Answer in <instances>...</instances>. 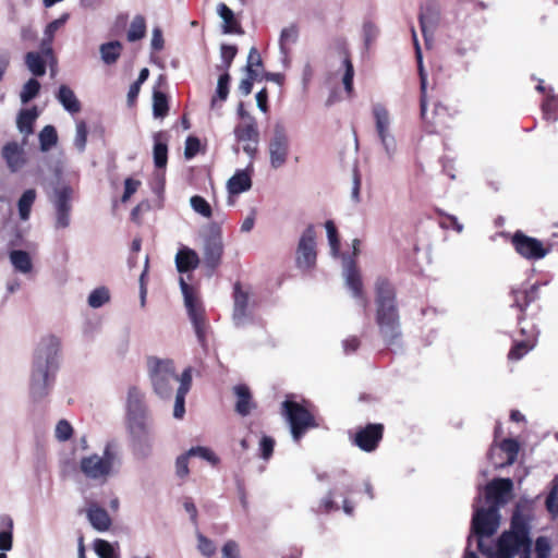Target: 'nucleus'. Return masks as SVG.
Returning a JSON list of instances; mask_svg holds the SVG:
<instances>
[{"label": "nucleus", "instance_id": "1", "mask_svg": "<svg viewBox=\"0 0 558 558\" xmlns=\"http://www.w3.org/2000/svg\"><path fill=\"white\" fill-rule=\"evenodd\" d=\"M375 323L386 345H392L401 337V317L397 289L385 276L374 283Z\"/></svg>", "mask_w": 558, "mask_h": 558}, {"label": "nucleus", "instance_id": "2", "mask_svg": "<svg viewBox=\"0 0 558 558\" xmlns=\"http://www.w3.org/2000/svg\"><path fill=\"white\" fill-rule=\"evenodd\" d=\"M477 496L473 501L471 531L462 558H488V478L486 471L481 472Z\"/></svg>", "mask_w": 558, "mask_h": 558}, {"label": "nucleus", "instance_id": "3", "mask_svg": "<svg viewBox=\"0 0 558 558\" xmlns=\"http://www.w3.org/2000/svg\"><path fill=\"white\" fill-rule=\"evenodd\" d=\"M59 349V338L49 335L40 340L35 351L31 381V396L34 401H40L49 393L54 381Z\"/></svg>", "mask_w": 558, "mask_h": 558}, {"label": "nucleus", "instance_id": "4", "mask_svg": "<svg viewBox=\"0 0 558 558\" xmlns=\"http://www.w3.org/2000/svg\"><path fill=\"white\" fill-rule=\"evenodd\" d=\"M126 428L137 449H149L150 430L148 426V408L145 402V393L137 387L131 386L126 396Z\"/></svg>", "mask_w": 558, "mask_h": 558}, {"label": "nucleus", "instance_id": "5", "mask_svg": "<svg viewBox=\"0 0 558 558\" xmlns=\"http://www.w3.org/2000/svg\"><path fill=\"white\" fill-rule=\"evenodd\" d=\"M529 531L526 519L515 511L511 519L510 531L502 533L498 541L497 553L490 551V558H514L520 553H523V556L530 555Z\"/></svg>", "mask_w": 558, "mask_h": 558}, {"label": "nucleus", "instance_id": "6", "mask_svg": "<svg viewBox=\"0 0 558 558\" xmlns=\"http://www.w3.org/2000/svg\"><path fill=\"white\" fill-rule=\"evenodd\" d=\"M421 117L429 133L440 134L452 128L454 111L440 102L434 104L430 112L426 108V82L421 76Z\"/></svg>", "mask_w": 558, "mask_h": 558}, {"label": "nucleus", "instance_id": "7", "mask_svg": "<svg viewBox=\"0 0 558 558\" xmlns=\"http://www.w3.org/2000/svg\"><path fill=\"white\" fill-rule=\"evenodd\" d=\"M282 414L289 423L291 435L295 442H300L310 429L318 427L314 414L305 405L296 401H283Z\"/></svg>", "mask_w": 558, "mask_h": 558}, {"label": "nucleus", "instance_id": "8", "mask_svg": "<svg viewBox=\"0 0 558 558\" xmlns=\"http://www.w3.org/2000/svg\"><path fill=\"white\" fill-rule=\"evenodd\" d=\"M147 366L154 391L161 398H170L172 393V383L178 381L173 362L149 356L147 359Z\"/></svg>", "mask_w": 558, "mask_h": 558}, {"label": "nucleus", "instance_id": "9", "mask_svg": "<svg viewBox=\"0 0 558 558\" xmlns=\"http://www.w3.org/2000/svg\"><path fill=\"white\" fill-rule=\"evenodd\" d=\"M117 459L112 446L108 444L105 447L102 457L94 453L84 457L80 461V470L86 478L105 483L112 473L113 463Z\"/></svg>", "mask_w": 558, "mask_h": 558}, {"label": "nucleus", "instance_id": "10", "mask_svg": "<svg viewBox=\"0 0 558 558\" xmlns=\"http://www.w3.org/2000/svg\"><path fill=\"white\" fill-rule=\"evenodd\" d=\"M180 287L184 295V303L196 337L202 344H205L208 325L204 307L198 298L194 294L192 287L187 284L182 277L180 278Z\"/></svg>", "mask_w": 558, "mask_h": 558}, {"label": "nucleus", "instance_id": "11", "mask_svg": "<svg viewBox=\"0 0 558 558\" xmlns=\"http://www.w3.org/2000/svg\"><path fill=\"white\" fill-rule=\"evenodd\" d=\"M490 535L495 532L497 523V507L509 502L513 496V482L511 478H495L490 481Z\"/></svg>", "mask_w": 558, "mask_h": 558}, {"label": "nucleus", "instance_id": "12", "mask_svg": "<svg viewBox=\"0 0 558 558\" xmlns=\"http://www.w3.org/2000/svg\"><path fill=\"white\" fill-rule=\"evenodd\" d=\"M316 232L313 225L306 227L302 233L296 248V266L301 269H311L316 264Z\"/></svg>", "mask_w": 558, "mask_h": 558}, {"label": "nucleus", "instance_id": "13", "mask_svg": "<svg viewBox=\"0 0 558 558\" xmlns=\"http://www.w3.org/2000/svg\"><path fill=\"white\" fill-rule=\"evenodd\" d=\"M377 136L386 153L391 155L396 149V140L390 133V113L381 104H375L372 108Z\"/></svg>", "mask_w": 558, "mask_h": 558}, {"label": "nucleus", "instance_id": "14", "mask_svg": "<svg viewBox=\"0 0 558 558\" xmlns=\"http://www.w3.org/2000/svg\"><path fill=\"white\" fill-rule=\"evenodd\" d=\"M384 424L368 423L356 429L352 442L365 452L375 451L384 438Z\"/></svg>", "mask_w": 558, "mask_h": 558}, {"label": "nucleus", "instance_id": "15", "mask_svg": "<svg viewBox=\"0 0 558 558\" xmlns=\"http://www.w3.org/2000/svg\"><path fill=\"white\" fill-rule=\"evenodd\" d=\"M511 242L515 252L530 260L542 259L549 252L539 240L527 236L521 231H517L513 234Z\"/></svg>", "mask_w": 558, "mask_h": 558}, {"label": "nucleus", "instance_id": "16", "mask_svg": "<svg viewBox=\"0 0 558 558\" xmlns=\"http://www.w3.org/2000/svg\"><path fill=\"white\" fill-rule=\"evenodd\" d=\"M268 150L272 168L278 169L286 163L289 154V138L282 125L277 124L275 126Z\"/></svg>", "mask_w": 558, "mask_h": 558}, {"label": "nucleus", "instance_id": "17", "mask_svg": "<svg viewBox=\"0 0 558 558\" xmlns=\"http://www.w3.org/2000/svg\"><path fill=\"white\" fill-rule=\"evenodd\" d=\"M223 243L219 228H211L204 241V264L214 271L221 263Z\"/></svg>", "mask_w": 558, "mask_h": 558}, {"label": "nucleus", "instance_id": "18", "mask_svg": "<svg viewBox=\"0 0 558 558\" xmlns=\"http://www.w3.org/2000/svg\"><path fill=\"white\" fill-rule=\"evenodd\" d=\"M538 329L534 325L522 326L520 339H514L513 345L508 353L511 361H519L527 354L537 343Z\"/></svg>", "mask_w": 558, "mask_h": 558}, {"label": "nucleus", "instance_id": "19", "mask_svg": "<svg viewBox=\"0 0 558 558\" xmlns=\"http://www.w3.org/2000/svg\"><path fill=\"white\" fill-rule=\"evenodd\" d=\"M72 193V187L68 185L56 191V228L58 229H64L70 226Z\"/></svg>", "mask_w": 558, "mask_h": 558}, {"label": "nucleus", "instance_id": "20", "mask_svg": "<svg viewBox=\"0 0 558 558\" xmlns=\"http://www.w3.org/2000/svg\"><path fill=\"white\" fill-rule=\"evenodd\" d=\"M496 444V453L495 459L497 457L501 458V461L498 462L497 460L494 461V465L496 469L505 468L512 465L518 458L519 451H520V444L514 438H504L500 441L495 442Z\"/></svg>", "mask_w": 558, "mask_h": 558}, {"label": "nucleus", "instance_id": "21", "mask_svg": "<svg viewBox=\"0 0 558 558\" xmlns=\"http://www.w3.org/2000/svg\"><path fill=\"white\" fill-rule=\"evenodd\" d=\"M345 283H347L348 288L352 291L353 296L355 299L362 301L364 307H367L368 300L364 292L361 272H360L356 262L354 259H351L347 264Z\"/></svg>", "mask_w": 558, "mask_h": 558}, {"label": "nucleus", "instance_id": "22", "mask_svg": "<svg viewBox=\"0 0 558 558\" xmlns=\"http://www.w3.org/2000/svg\"><path fill=\"white\" fill-rule=\"evenodd\" d=\"M2 157L11 172H17L27 162L24 148L16 142H9L3 146Z\"/></svg>", "mask_w": 558, "mask_h": 558}, {"label": "nucleus", "instance_id": "23", "mask_svg": "<svg viewBox=\"0 0 558 558\" xmlns=\"http://www.w3.org/2000/svg\"><path fill=\"white\" fill-rule=\"evenodd\" d=\"M233 392L236 397L235 412L241 416H247L256 407L250 388L244 384H240L233 387Z\"/></svg>", "mask_w": 558, "mask_h": 558}, {"label": "nucleus", "instance_id": "24", "mask_svg": "<svg viewBox=\"0 0 558 558\" xmlns=\"http://www.w3.org/2000/svg\"><path fill=\"white\" fill-rule=\"evenodd\" d=\"M199 265L197 253L190 247H182L175 255V266L180 274L196 269Z\"/></svg>", "mask_w": 558, "mask_h": 558}, {"label": "nucleus", "instance_id": "25", "mask_svg": "<svg viewBox=\"0 0 558 558\" xmlns=\"http://www.w3.org/2000/svg\"><path fill=\"white\" fill-rule=\"evenodd\" d=\"M154 165L157 169H165L168 162V136L165 132L154 135Z\"/></svg>", "mask_w": 558, "mask_h": 558}, {"label": "nucleus", "instance_id": "26", "mask_svg": "<svg viewBox=\"0 0 558 558\" xmlns=\"http://www.w3.org/2000/svg\"><path fill=\"white\" fill-rule=\"evenodd\" d=\"M234 136L239 143L252 142L255 145L258 143V129L254 117H248V121L238 124L234 128Z\"/></svg>", "mask_w": 558, "mask_h": 558}, {"label": "nucleus", "instance_id": "27", "mask_svg": "<svg viewBox=\"0 0 558 558\" xmlns=\"http://www.w3.org/2000/svg\"><path fill=\"white\" fill-rule=\"evenodd\" d=\"M87 518L92 526L100 532L109 530L111 526V519L106 509L92 505L87 510Z\"/></svg>", "mask_w": 558, "mask_h": 558}, {"label": "nucleus", "instance_id": "28", "mask_svg": "<svg viewBox=\"0 0 558 558\" xmlns=\"http://www.w3.org/2000/svg\"><path fill=\"white\" fill-rule=\"evenodd\" d=\"M217 12L223 21L225 34H243L241 24L235 19L233 11L226 3H219Z\"/></svg>", "mask_w": 558, "mask_h": 558}, {"label": "nucleus", "instance_id": "29", "mask_svg": "<svg viewBox=\"0 0 558 558\" xmlns=\"http://www.w3.org/2000/svg\"><path fill=\"white\" fill-rule=\"evenodd\" d=\"M233 317L235 319L244 318L247 314L248 293L242 290V286L239 281L233 286Z\"/></svg>", "mask_w": 558, "mask_h": 558}, {"label": "nucleus", "instance_id": "30", "mask_svg": "<svg viewBox=\"0 0 558 558\" xmlns=\"http://www.w3.org/2000/svg\"><path fill=\"white\" fill-rule=\"evenodd\" d=\"M57 98L70 113H77L81 111V102L69 86L61 85L59 87Z\"/></svg>", "mask_w": 558, "mask_h": 558}, {"label": "nucleus", "instance_id": "31", "mask_svg": "<svg viewBox=\"0 0 558 558\" xmlns=\"http://www.w3.org/2000/svg\"><path fill=\"white\" fill-rule=\"evenodd\" d=\"M13 520L10 515H0V550L7 551L12 548Z\"/></svg>", "mask_w": 558, "mask_h": 558}, {"label": "nucleus", "instance_id": "32", "mask_svg": "<svg viewBox=\"0 0 558 558\" xmlns=\"http://www.w3.org/2000/svg\"><path fill=\"white\" fill-rule=\"evenodd\" d=\"M230 81L231 77L228 72L219 76L216 93L210 101L211 108H219L221 104L227 100L230 92Z\"/></svg>", "mask_w": 558, "mask_h": 558}, {"label": "nucleus", "instance_id": "33", "mask_svg": "<svg viewBox=\"0 0 558 558\" xmlns=\"http://www.w3.org/2000/svg\"><path fill=\"white\" fill-rule=\"evenodd\" d=\"M38 117L37 108L23 109L17 116V128L26 136L34 132V123Z\"/></svg>", "mask_w": 558, "mask_h": 558}, {"label": "nucleus", "instance_id": "34", "mask_svg": "<svg viewBox=\"0 0 558 558\" xmlns=\"http://www.w3.org/2000/svg\"><path fill=\"white\" fill-rule=\"evenodd\" d=\"M252 186V180L247 172L236 171L228 181V190L230 194H240Z\"/></svg>", "mask_w": 558, "mask_h": 558}, {"label": "nucleus", "instance_id": "35", "mask_svg": "<svg viewBox=\"0 0 558 558\" xmlns=\"http://www.w3.org/2000/svg\"><path fill=\"white\" fill-rule=\"evenodd\" d=\"M122 50L123 46L118 40L102 44L99 48L101 60L108 65L114 64L118 61Z\"/></svg>", "mask_w": 558, "mask_h": 558}, {"label": "nucleus", "instance_id": "36", "mask_svg": "<svg viewBox=\"0 0 558 558\" xmlns=\"http://www.w3.org/2000/svg\"><path fill=\"white\" fill-rule=\"evenodd\" d=\"M299 38V27L296 24L283 28L279 38L280 50L284 56L290 53V46L295 44Z\"/></svg>", "mask_w": 558, "mask_h": 558}, {"label": "nucleus", "instance_id": "37", "mask_svg": "<svg viewBox=\"0 0 558 558\" xmlns=\"http://www.w3.org/2000/svg\"><path fill=\"white\" fill-rule=\"evenodd\" d=\"M539 284L535 283L526 290H519L514 292V304L523 311L530 303L538 299Z\"/></svg>", "mask_w": 558, "mask_h": 558}, {"label": "nucleus", "instance_id": "38", "mask_svg": "<svg viewBox=\"0 0 558 558\" xmlns=\"http://www.w3.org/2000/svg\"><path fill=\"white\" fill-rule=\"evenodd\" d=\"M25 64L35 76H43L46 73V60L39 52H27Z\"/></svg>", "mask_w": 558, "mask_h": 558}, {"label": "nucleus", "instance_id": "39", "mask_svg": "<svg viewBox=\"0 0 558 558\" xmlns=\"http://www.w3.org/2000/svg\"><path fill=\"white\" fill-rule=\"evenodd\" d=\"M437 19L438 12L435 11L430 5H426L425 8L421 9L418 20L421 31L425 39H427L428 28H433L436 25Z\"/></svg>", "mask_w": 558, "mask_h": 558}, {"label": "nucleus", "instance_id": "40", "mask_svg": "<svg viewBox=\"0 0 558 558\" xmlns=\"http://www.w3.org/2000/svg\"><path fill=\"white\" fill-rule=\"evenodd\" d=\"M10 260L14 268L21 272H28L32 270V259L27 252L14 250L10 253Z\"/></svg>", "mask_w": 558, "mask_h": 558}, {"label": "nucleus", "instance_id": "41", "mask_svg": "<svg viewBox=\"0 0 558 558\" xmlns=\"http://www.w3.org/2000/svg\"><path fill=\"white\" fill-rule=\"evenodd\" d=\"M36 199V191L34 189L26 190L17 202L19 214L22 220H27L31 215V209Z\"/></svg>", "mask_w": 558, "mask_h": 558}, {"label": "nucleus", "instance_id": "42", "mask_svg": "<svg viewBox=\"0 0 558 558\" xmlns=\"http://www.w3.org/2000/svg\"><path fill=\"white\" fill-rule=\"evenodd\" d=\"M146 35V21L143 15H136L131 22L126 38L130 43L137 41Z\"/></svg>", "mask_w": 558, "mask_h": 558}, {"label": "nucleus", "instance_id": "43", "mask_svg": "<svg viewBox=\"0 0 558 558\" xmlns=\"http://www.w3.org/2000/svg\"><path fill=\"white\" fill-rule=\"evenodd\" d=\"M39 146L41 151H48L58 142L57 130L52 125H46L39 132Z\"/></svg>", "mask_w": 558, "mask_h": 558}, {"label": "nucleus", "instance_id": "44", "mask_svg": "<svg viewBox=\"0 0 558 558\" xmlns=\"http://www.w3.org/2000/svg\"><path fill=\"white\" fill-rule=\"evenodd\" d=\"M153 111L156 118H163L169 111L167 95L157 89L153 93Z\"/></svg>", "mask_w": 558, "mask_h": 558}, {"label": "nucleus", "instance_id": "45", "mask_svg": "<svg viewBox=\"0 0 558 558\" xmlns=\"http://www.w3.org/2000/svg\"><path fill=\"white\" fill-rule=\"evenodd\" d=\"M109 290L106 287H99L90 292L88 296V305L93 308H98L109 302Z\"/></svg>", "mask_w": 558, "mask_h": 558}, {"label": "nucleus", "instance_id": "46", "mask_svg": "<svg viewBox=\"0 0 558 558\" xmlns=\"http://www.w3.org/2000/svg\"><path fill=\"white\" fill-rule=\"evenodd\" d=\"M40 90V83L36 78H29L23 86L21 92V101L23 104L29 102L34 99Z\"/></svg>", "mask_w": 558, "mask_h": 558}, {"label": "nucleus", "instance_id": "47", "mask_svg": "<svg viewBox=\"0 0 558 558\" xmlns=\"http://www.w3.org/2000/svg\"><path fill=\"white\" fill-rule=\"evenodd\" d=\"M94 549L99 558H119L113 546L105 539H96L94 543Z\"/></svg>", "mask_w": 558, "mask_h": 558}, {"label": "nucleus", "instance_id": "48", "mask_svg": "<svg viewBox=\"0 0 558 558\" xmlns=\"http://www.w3.org/2000/svg\"><path fill=\"white\" fill-rule=\"evenodd\" d=\"M189 454H191L192 457H199L208 461L213 465H217L220 462V459L215 454V452L207 447H192L189 450Z\"/></svg>", "mask_w": 558, "mask_h": 558}, {"label": "nucleus", "instance_id": "49", "mask_svg": "<svg viewBox=\"0 0 558 558\" xmlns=\"http://www.w3.org/2000/svg\"><path fill=\"white\" fill-rule=\"evenodd\" d=\"M192 208L203 217L210 218L213 210L209 203L199 195H194L190 199Z\"/></svg>", "mask_w": 558, "mask_h": 558}, {"label": "nucleus", "instance_id": "50", "mask_svg": "<svg viewBox=\"0 0 558 558\" xmlns=\"http://www.w3.org/2000/svg\"><path fill=\"white\" fill-rule=\"evenodd\" d=\"M343 65H344V75L342 78L344 88L348 93H351L353 89V77H354V68L350 58V54L345 52L344 59H343Z\"/></svg>", "mask_w": 558, "mask_h": 558}, {"label": "nucleus", "instance_id": "51", "mask_svg": "<svg viewBox=\"0 0 558 558\" xmlns=\"http://www.w3.org/2000/svg\"><path fill=\"white\" fill-rule=\"evenodd\" d=\"M325 228L327 231L330 248L333 254H338L340 250V239L335 222L332 220H327L325 223Z\"/></svg>", "mask_w": 558, "mask_h": 558}, {"label": "nucleus", "instance_id": "52", "mask_svg": "<svg viewBox=\"0 0 558 558\" xmlns=\"http://www.w3.org/2000/svg\"><path fill=\"white\" fill-rule=\"evenodd\" d=\"M87 135H88V129H87L86 122L78 121L76 123V134H75L74 144L80 151H83L85 149L86 142H87Z\"/></svg>", "mask_w": 558, "mask_h": 558}, {"label": "nucleus", "instance_id": "53", "mask_svg": "<svg viewBox=\"0 0 558 558\" xmlns=\"http://www.w3.org/2000/svg\"><path fill=\"white\" fill-rule=\"evenodd\" d=\"M546 509L554 519L558 518V483L554 484L546 498Z\"/></svg>", "mask_w": 558, "mask_h": 558}, {"label": "nucleus", "instance_id": "54", "mask_svg": "<svg viewBox=\"0 0 558 558\" xmlns=\"http://www.w3.org/2000/svg\"><path fill=\"white\" fill-rule=\"evenodd\" d=\"M72 435V425L66 420H60L56 426V438L60 441H66Z\"/></svg>", "mask_w": 558, "mask_h": 558}, {"label": "nucleus", "instance_id": "55", "mask_svg": "<svg viewBox=\"0 0 558 558\" xmlns=\"http://www.w3.org/2000/svg\"><path fill=\"white\" fill-rule=\"evenodd\" d=\"M190 457H192V456L189 454V451H186L185 453L179 456L175 460V474L180 478H185L190 473V470H189V458Z\"/></svg>", "mask_w": 558, "mask_h": 558}, {"label": "nucleus", "instance_id": "56", "mask_svg": "<svg viewBox=\"0 0 558 558\" xmlns=\"http://www.w3.org/2000/svg\"><path fill=\"white\" fill-rule=\"evenodd\" d=\"M220 51L225 68L228 70L238 53V47L234 45H221Z\"/></svg>", "mask_w": 558, "mask_h": 558}, {"label": "nucleus", "instance_id": "57", "mask_svg": "<svg viewBox=\"0 0 558 558\" xmlns=\"http://www.w3.org/2000/svg\"><path fill=\"white\" fill-rule=\"evenodd\" d=\"M142 182L140 180L126 178L124 180V192L122 194L121 202L126 203L131 198V196L137 192Z\"/></svg>", "mask_w": 558, "mask_h": 558}, {"label": "nucleus", "instance_id": "58", "mask_svg": "<svg viewBox=\"0 0 558 558\" xmlns=\"http://www.w3.org/2000/svg\"><path fill=\"white\" fill-rule=\"evenodd\" d=\"M550 550H551V547H550V543H549L548 538H546L544 536L537 537V539L535 542L536 558H549Z\"/></svg>", "mask_w": 558, "mask_h": 558}, {"label": "nucleus", "instance_id": "59", "mask_svg": "<svg viewBox=\"0 0 558 558\" xmlns=\"http://www.w3.org/2000/svg\"><path fill=\"white\" fill-rule=\"evenodd\" d=\"M274 448H275L274 438H271L270 436H263L259 441L260 457L264 460H268L274 453Z\"/></svg>", "mask_w": 558, "mask_h": 558}, {"label": "nucleus", "instance_id": "60", "mask_svg": "<svg viewBox=\"0 0 558 558\" xmlns=\"http://www.w3.org/2000/svg\"><path fill=\"white\" fill-rule=\"evenodd\" d=\"M262 64H263L262 57H260L257 48L252 47L250 49L248 57H247V65H246L247 74L257 73L256 70H254V66H262Z\"/></svg>", "mask_w": 558, "mask_h": 558}, {"label": "nucleus", "instance_id": "61", "mask_svg": "<svg viewBox=\"0 0 558 558\" xmlns=\"http://www.w3.org/2000/svg\"><path fill=\"white\" fill-rule=\"evenodd\" d=\"M198 550L206 557H211L216 553V546L214 542L206 536L199 534L198 537Z\"/></svg>", "mask_w": 558, "mask_h": 558}, {"label": "nucleus", "instance_id": "62", "mask_svg": "<svg viewBox=\"0 0 558 558\" xmlns=\"http://www.w3.org/2000/svg\"><path fill=\"white\" fill-rule=\"evenodd\" d=\"M542 109H543V114L546 120L556 121L558 119L557 106H556L553 97L547 99L543 104Z\"/></svg>", "mask_w": 558, "mask_h": 558}, {"label": "nucleus", "instance_id": "63", "mask_svg": "<svg viewBox=\"0 0 558 558\" xmlns=\"http://www.w3.org/2000/svg\"><path fill=\"white\" fill-rule=\"evenodd\" d=\"M222 558H240L239 545L235 541H228L221 549Z\"/></svg>", "mask_w": 558, "mask_h": 558}, {"label": "nucleus", "instance_id": "64", "mask_svg": "<svg viewBox=\"0 0 558 558\" xmlns=\"http://www.w3.org/2000/svg\"><path fill=\"white\" fill-rule=\"evenodd\" d=\"M201 142L195 136H189L185 141L184 155L187 159L193 158L199 150Z\"/></svg>", "mask_w": 558, "mask_h": 558}]
</instances>
